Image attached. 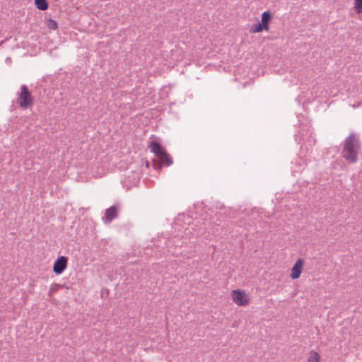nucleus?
Listing matches in <instances>:
<instances>
[{"mask_svg": "<svg viewBox=\"0 0 362 362\" xmlns=\"http://www.w3.org/2000/svg\"><path fill=\"white\" fill-rule=\"evenodd\" d=\"M361 148V144L357 134L351 133L344 141L343 158L349 163H356Z\"/></svg>", "mask_w": 362, "mask_h": 362, "instance_id": "obj_1", "label": "nucleus"}, {"mask_svg": "<svg viewBox=\"0 0 362 362\" xmlns=\"http://www.w3.org/2000/svg\"><path fill=\"white\" fill-rule=\"evenodd\" d=\"M313 132L309 127L302 126L299 132V136L295 135V140L298 144L302 141V146L300 147V153L303 154V148L306 151H309L310 148L315 144V139L312 136Z\"/></svg>", "mask_w": 362, "mask_h": 362, "instance_id": "obj_2", "label": "nucleus"}, {"mask_svg": "<svg viewBox=\"0 0 362 362\" xmlns=\"http://www.w3.org/2000/svg\"><path fill=\"white\" fill-rule=\"evenodd\" d=\"M33 101V98L31 93L28 90L25 85H23L21 88V93H19V104L23 108H28Z\"/></svg>", "mask_w": 362, "mask_h": 362, "instance_id": "obj_3", "label": "nucleus"}, {"mask_svg": "<svg viewBox=\"0 0 362 362\" xmlns=\"http://www.w3.org/2000/svg\"><path fill=\"white\" fill-rule=\"evenodd\" d=\"M68 258L65 256L59 257L54 263L53 272L59 275L64 272L67 267Z\"/></svg>", "mask_w": 362, "mask_h": 362, "instance_id": "obj_4", "label": "nucleus"}, {"mask_svg": "<svg viewBox=\"0 0 362 362\" xmlns=\"http://www.w3.org/2000/svg\"><path fill=\"white\" fill-rule=\"evenodd\" d=\"M232 298L233 302L238 305H246L249 303L245 292L240 290L233 291Z\"/></svg>", "mask_w": 362, "mask_h": 362, "instance_id": "obj_5", "label": "nucleus"}, {"mask_svg": "<svg viewBox=\"0 0 362 362\" xmlns=\"http://www.w3.org/2000/svg\"><path fill=\"white\" fill-rule=\"evenodd\" d=\"M150 148L151 151L156 155L158 159L161 156H165V153H167L165 149L157 141H151Z\"/></svg>", "mask_w": 362, "mask_h": 362, "instance_id": "obj_6", "label": "nucleus"}, {"mask_svg": "<svg viewBox=\"0 0 362 362\" xmlns=\"http://www.w3.org/2000/svg\"><path fill=\"white\" fill-rule=\"evenodd\" d=\"M303 262L301 259H298L291 269V277L296 279L300 277L303 269Z\"/></svg>", "mask_w": 362, "mask_h": 362, "instance_id": "obj_7", "label": "nucleus"}, {"mask_svg": "<svg viewBox=\"0 0 362 362\" xmlns=\"http://www.w3.org/2000/svg\"><path fill=\"white\" fill-rule=\"evenodd\" d=\"M272 19V14L269 11H264L261 16V22H259L264 28L265 30H269V23Z\"/></svg>", "mask_w": 362, "mask_h": 362, "instance_id": "obj_8", "label": "nucleus"}, {"mask_svg": "<svg viewBox=\"0 0 362 362\" xmlns=\"http://www.w3.org/2000/svg\"><path fill=\"white\" fill-rule=\"evenodd\" d=\"M117 207L115 206H112L106 209L105 211V219L110 223L117 216Z\"/></svg>", "mask_w": 362, "mask_h": 362, "instance_id": "obj_9", "label": "nucleus"}, {"mask_svg": "<svg viewBox=\"0 0 362 362\" xmlns=\"http://www.w3.org/2000/svg\"><path fill=\"white\" fill-rule=\"evenodd\" d=\"M158 160L160 164L166 166H170L173 164V159L168 153H165V156H161Z\"/></svg>", "mask_w": 362, "mask_h": 362, "instance_id": "obj_10", "label": "nucleus"}, {"mask_svg": "<svg viewBox=\"0 0 362 362\" xmlns=\"http://www.w3.org/2000/svg\"><path fill=\"white\" fill-rule=\"evenodd\" d=\"M35 5L37 8L41 11L47 10L48 8L47 0H35Z\"/></svg>", "mask_w": 362, "mask_h": 362, "instance_id": "obj_11", "label": "nucleus"}, {"mask_svg": "<svg viewBox=\"0 0 362 362\" xmlns=\"http://www.w3.org/2000/svg\"><path fill=\"white\" fill-rule=\"evenodd\" d=\"M264 30H265L264 26L259 22L257 23L254 24L251 27L250 32L254 33H260Z\"/></svg>", "mask_w": 362, "mask_h": 362, "instance_id": "obj_12", "label": "nucleus"}, {"mask_svg": "<svg viewBox=\"0 0 362 362\" xmlns=\"http://www.w3.org/2000/svg\"><path fill=\"white\" fill-rule=\"evenodd\" d=\"M186 221H188V224L189 225L190 218L189 216H186L185 215L179 216V217L175 221V227L177 226H180L181 225L180 223L182 221H185V222Z\"/></svg>", "mask_w": 362, "mask_h": 362, "instance_id": "obj_13", "label": "nucleus"}, {"mask_svg": "<svg viewBox=\"0 0 362 362\" xmlns=\"http://www.w3.org/2000/svg\"><path fill=\"white\" fill-rule=\"evenodd\" d=\"M320 356L315 352L312 351L308 358V362H320Z\"/></svg>", "mask_w": 362, "mask_h": 362, "instance_id": "obj_14", "label": "nucleus"}, {"mask_svg": "<svg viewBox=\"0 0 362 362\" xmlns=\"http://www.w3.org/2000/svg\"><path fill=\"white\" fill-rule=\"evenodd\" d=\"M204 221L202 222L203 224V228L204 230H207L209 228V227H211L210 230H212V233H214L215 231L213 230L214 225L211 226L212 222L209 220H207V218L205 217L203 218Z\"/></svg>", "mask_w": 362, "mask_h": 362, "instance_id": "obj_15", "label": "nucleus"}, {"mask_svg": "<svg viewBox=\"0 0 362 362\" xmlns=\"http://www.w3.org/2000/svg\"><path fill=\"white\" fill-rule=\"evenodd\" d=\"M298 165H299V169L298 170H293V172H300L303 170L304 167L306 165V161L304 158L299 157Z\"/></svg>", "mask_w": 362, "mask_h": 362, "instance_id": "obj_16", "label": "nucleus"}, {"mask_svg": "<svg viewBox=\"0 0 362 362\" xmlns=\"http://www.w3.org/2000/svg\"><path fill=\"white\" fill-rule=\"evenodd\" d=\"M354 8L357 13H362V0H355Z\"/></svg>", "mask_w": 362, "mask_h": 362, "instance_id": "obj_17", "label": "nucleus"}, {"mask_svg": "<svg viewBox=\"0 0 362 362\" xmlns=\"http://www.w3.org/2000/svg\"><path fill=\"white\" fill-rule=\"evenodd\" d=\"M47 25L51 30H56L57 28V23L52 19L47 21Z\"/></svg>", "mask_w": 362, "mask_h": 362, "instance_id": "obj_18", "label": "nucleus"}, {"mask_svg": "<svg viewBox=\"0 0 362 362\" xmlns=\"http://www.w3.org/2000/svg\"><path fill=\"white\" fill-rule=\"evenodd\" d=\"M59 286L58 284L52 285L49 288V294L56 292L57 291V287Z\"/></svg>", "mask_w": 362, "mask_h": 362, "instance_id": "obj_19", "label": "nucleus"}, {"mask_svg": "<svg viewBox=\"0 0 362 362\" xmlns=\"http://www.w3.org/2000/svg\"><path fill=\"white\" fill-rule=\"evenodd\" d=\"M191 233L190 228L189 227H187L185 228L184 233L185 235H188Z\"/></svg>", "mask_w": 362, "mask_h": 362, "instance_id": "obj_20", "label": "nucleus"}, {"mask_svg": "<svg viewBox=\"0 0 362 362\" xmlns=\"http://www.w3.org/2000/svg\"><path fill=\"white\" fill-rule=\"evenodd\" d=\"M202 233H203L202 232L199 231V232L197 233V235L202 234Z\"/></svg>", "mask_w": 362, "mask_h": 362, "instance_id": "obj_21", "label": "nucleus"}, {"mask_svg": "<svg viewBox=\"0 0 362 362\" xmlns=\"http://www.w3.org/2000/svg\"><path fill=\"white\" fill-rule=\"evenodd\" d=\"M158 169H160V168H161V166H160V165H158Z\"/></svg>", "mask_w": 362, "mask_h": 362, "instance_id": "obj_22", "label": "nucleus"}, {"mask_svg": "<svg viewBox=\"0 0 362 362\" xmlns=\"http://www.w3.org/2000/svg\"><path fill=\"white\" fill-rule=\"evenodd\" d=\"M6 60H7V62H9L10 58H7Z\"/></svg>", "mask_w": 362, "mask_h": 362, "instance_id": "obj_23", "label": "nucleus"}, {"mask_svg": "<svg viewBox=\"0 0 362 362\" xmlns=\"http://www.w3.org/2000/svg\"><path fill=\"white\" fill-rule=\"evenodd\" d=\"M6 60H7V62H9L10 58H7Z\"/></svg>", "mask_w": 362, "mask_h": 362, "instance_id": "obj_24", "label": "nucleus"}]
</instances>
